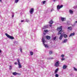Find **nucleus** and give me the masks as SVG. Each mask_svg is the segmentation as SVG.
Returning a JSON list of instances; mask_svg holds the SVG:
<instances>
[{
  "label": "nucleus",
  "instance_id": "1",
  "mask_svg": "<svg viewBox=\"0 0 77 77\" xmlns=\"http://www.w3.org/2000/svg\"><path fill=\"white\" fill-rule=\"evenodd\" d=\"M57 30L59 31L58 35H61L59 39L61 40L63 38V33H65L63 32V31L62 30V26L58 27L57 28Z\"/></svg>",
  "mask_w": 77,
  "mask_h": 77
},
{
  "label": "nucleus",
  "instance_id": "2",
  "mask_svg": "<svg viewBox=\"0 0 77 77\" xmlns=\"http://www.w3.org/2000/svg\"><path fill=\"white\" fill-rule=\"evenodd\" d=\"M6 36H7L8 38H9L10 39H14V37L12 36H11L9 35H8L7 33H5V34Z\"/></svg>",
  "mask_w": 77,
  "mask_h": 77
},
{
  "label": "nucleus",
  "instance_id": "3",
  "mask_svg": "<svg viewBox=\"0 0 77 77\" xmlns=\"http://www.w3.org/2000/svg\"><path fill=\"white\" fill-rule=\"evenodd\" d=\"M17 61L18 62V65L19 66V68H21L22 67V66H21V63H20V60L17 59Z\"/></svg>",
  "mask_w": 77,
  "mask_h": 77
},
{
  "label": "nucleus",
  "instance_id": "4",
  "mask_svg": "<svg viewBox=\"0 0 77 77\" xmlns=\"http://www.w3.org/2000/svg\"><path fill=\"white\" fill-rule=\"evenodd\" d=\"M54 66H56V67H58V66H59V61H58L55 63Z\"/></svg>",
  "mask_w": 77,
  "mask_h": 77
},
{
  "label": "nucleus",
  "instance_id": "5",
  "mask_svg": "<svg viewBox=\"0 0 77 77\" xmlns=\"http://www.w3.org/2000/svg\"><path fill=\"white\" fill-rule=\"evenodd\" d=\"M33 12H34V9L33 8H31L30 10L29 11L30 14H32L33 13Z\"/></svg>",
  "mask_w": 77,
  "mask_h": 77
},
{
  "label": "nucleus",
  "instance_id": "6",
  "mask_svg": "<svg viewBox=\"0 0 77 77\" xmlns=\"http://www.w3.org/2000/svg\"><path fill=\"white\" fill-rule=\"evenodd\" d=\"M63 7V5H61L60 6L59 5L57 6V9H60V8H62Z\"/></svg>",
  "mask_w": 77,
  "mask_h": 77
},
{
  "label": "nucleus",
  "instance_id": "7",
  "mask_svg": "<svg viewBox=\"0 0 77 77\" xmlns=\"http://www.w3.org/2000/svg\"><path fill=\"white\" fill-rule=\"evenodd\" d=\"M61 20L62 21H65L66 20V18L65 17H61Z\"/></svg>",
  "mask_w": 77,
  "mask_h": 77
},
{
  "label": "nucleus",
  "instance_id": "8",
  "mask_svg": "<svg viewBox=\"0 0 77 77\" xmlns=\"http://www.w3.org/2000/svg\"><path fill=\"white\" fill-rule=\"evenodd\" d=\"M64 33H63V36L65 38H66L68 36H67V35H66V34H64Z\"/></svg>",
  "mask_w": 77,
  "mask_h": 77
},
{
  "label": "nucleus",
  "instance_id": "9",
  "mask_svg": "<svg viewBox=\"0 0 77 77\" xmlns=\"http://www.w3.org/2000/svg\"><path fill=\"white\" fill-rule=\"evenodd\" d=\"M67 66L66 65H63V69H66V68H67Z\"/></svg>",
  "mask_w": 77,
  "mask_h": 77
},
{
  "label": "nucleus",
  "instance_id": "10",
  "mask_svg": "<svg viewBox=\"0 0 77 77\" xmlns=\"http://www.w3.org/2000/svg\"><path fill=\"white\" fill-rule=\"evenodd\" d=\"M68 41V39H65L64 41L63 42V43H66Z\"/></svg>",
  "mask_w": 77,
  "mask_h": 77
},
{
  "label": "nucleus",
  "instance_id": "11",
  "mask_svg": "<svg viewBox=\"0 0 77 77\" xmlns=\"http://www.w3.org/2000/svg\"><path fill=\"white\" fill-rule=\"evenodd\" d=\"M75 35V33H74V32L71 33L69 35V37H70V36H74V35Z\"/></svg>",
  "mask_w": 77,
  "mask_h": 77
},
{
  "label": "nucleus",
  "instance_id": "12",
  "mask_svg": "<svg viewBox=\"0 0 77 77\" xmlns=\"http://www.w3.org/2000/svg\"><path fill=\"white\" fill-rule=\"evenodd\" d=\"M46 38L47 39H50V36L47 35L46 36Z\"/></svg>",
  "mask_w": 77,
  "mask_h": 77
},
{
  "label": "nucleus",
  "instance_id": "13",
  "mask_svg": "<svg viewBox=\"0 0 77 77\" xmlns=\"http://www.w3.org/2000/svg\"><path fill=\"white\" fill-rule=\"evenodd\" d=\"M42 41L43 44H44V43L46 42V41L45 40V39L43 38H42Z\"/></svg>",
  "mask_w": 77,
  "mask_h": 77
},
{
  "label": "nucleus",
  "instance_id": "14",
  "mask_svg": "<svg viewBox=\"0 0 77 77\" xmlns=\"http://www.w3.org/2000/svg\"><path fill=\"white\" fill-rule=\"evenodd\" d=\"M48 25H46L45 26H44V27L43 28V29H47V28H48Z\"/></svg>",
  "mask_w": 77,
  "mask_h": 77
},
{
  "label": "nucleus",
  "instance_id": "15",
  "mask_svg": "<svg viewBox=\"0 0 77 77\" xmlns=\"http://www.w3.org/2000/svg\"><path fill=\"white\" fill-rule=\"evenodd\" d=\"M58 70H59V69L57 68L56 69V70L55 71L54 73L55 74H56L57 72V71H58Z\"/></svg>",
  "mask_w": 77,
  "mask_h": 77
},
{
  "label": "nucleus",
  "instance_id": "16",
  "mask_svg": "<svg viewBox=\"0 0 77 77\" xmlns=\"http://www.w3.org/2000/svg\"><path fill=\"white\" fill-rule=\"evenodd\" d=\"M12 74L14 75H17V73L16 72H13Z\"/></svg>",
  "mask_w": 77,
  "mask_h": 77
},
{
  "label": "nucleus",
  "instance_id": "17",
  "mask_svg": "<svg viewBox=\"0 0 77 77\" xmlns=\"http://www.w3.org/2000/svg\"><path fill=\"white\" fill-rule=\"evenodd\" d=\"M68 29L70 30H72V27L71 26H70L68 27Z\"/></svg>",
  "mask_w": 77,
  "mask_h": 77
},
{
  "label": "nucleus",
  "instance_id": "18",
  "mask_svg": "<svg viewBox=\"0 0 77 77\" xmlns=\"http://www.w3.org/2000/svg\"><path fill=\"white\" fill-rule=\"evenodd\" d=\"M44 45L45 46V48H48V46L47 45H45V43H43Z\"/></svg>",
  "mask_w": 77,
  "mask_h": 77
},
{
  "label": "nucleus",
  "instance_id": "19",
  "mask_svg": "<svg viewBox=\"0 0 77 77\" xmlns=\"http://www.w3.org/2000/svg\"><path fill=\"white\" fill-rule=\"evenodd\" d=\"M69 12L71 14H73V11H72L71 10H70Z\"/></svg>",
  "mask_w": 77,
  "mask_h": 77
},
{
  "label": "nucleus",
  "instance_id": "20",
  "mask_svg": "<svg viewBox=\"0 0 77 77\" xmlns=\"http://www.w3.org/2000/svg\"><path fill=\"white\" fill-rule=\"evenodd\" d=\"M53 23V21H52V20L50 21L49 22V23L50 24H52Z\"/></svg>",
  "mask_w": 77,
  "mask_h": 77
},
{
  "label": "nucleus",
  "instance_id": "21",
  "mask_svg": "<svg viewBox=\"0 0 77 77\" xmlns=\"http://www.w3.org/2000/svg\"><path fill=\"white\" fill-rule=\"evenodd\" d=\"M30 55H32L33 54V53L32 52H30Z\"/></svg>",
  "mask_w": 77,
  "mask_h": 77
},
{
  "label": "nucleus",
  "instance_id": "22",
  "mask_svg": "<svg viewBox=\"0 0 77 77\" xmlns=\"http://www.w3.org/2000/svg\"><path fill=\"white\" fill-rule=\"evenodd\" d=\"M18 1H19V0H15V3H18Z\"/></svg>",
  "mask_w": 77,
  "mask_h": 77
},
{
  "label": "nucleus",
  "instance_id": "23",
  "mask_svg": "<svg viewBox=\"0 0 77 77\" xmlns=\"http://www.w3.org/2000/svg\"><path fill=\"white\" fill-rule=\"evenodd\" d=\"M73 68L74 69V71H77V69L75 68V67H74Z\"/></svg>",
  "mask_w": 77,
  "mask_h": 77
},
{
  "label": "nucleus",
  "instance_id": "24",
  "mask_svg": "<svg viewBox=\"0 0 77 77\" xmlns=\"http://www.w3.org/2000/svg\"><path fill=\"white\" fill-rule=\"evenodd\" d=\"M9 69H10V70H11V69H12V66H10Z\"/></svg>",
  "mask_w": 77,
  "mask_h": 77
},
{
  "label": "nucleus",
  "instance_id": "25",
  "mask_svg": "<svg viewBox=\"0 0 77 77\" xmlns=\"http://www.w3.org/2000/svg\"><path fill=\"white\" fill-rule=\"evenodd\" d=\"M45 2H46V1H43V4H45Z\"/></svg>",
  "mask_w": 77,
  "mask_h": 77
},
{
  "label": "nucleus",
  "instance_id": "26",
  "mask_svg": "<svg viewBox=\"0 0 77 77\" xmlns=\"http://www.w3.org/2000/svg\"><path fill=\"white\" fill-rule=\"evenodd\" d=\"M44 32H45L46 33H47V32H48V31L47 30H44Z\"/></svg>",
  "mask_w": 77,
  "mask_h": 77
},
{
  "label": "nucleus",
  "instance_id": "27",
  "mask_svg": "<svg viewBox=\"0 0 77 77\" xmlns=\"http://www.w3.org/2000/svg\"><path fill=\"white\" fill-rule=\"evenodd\" d=\"M56 37H55L53 38V39L54 41H55V40H56Z\"/></svg>",
  "mask_w": 77,
  "mask_h": 77
},
{
  "label": "nucleus",
  "instance_id": "28",
  "mask_svg": "<svg viewBox=\"0 0 77 77\" xmlns=\"http://www.w3.org/2000/svg\"><path fill=\"white\" fill-rule=\"evenodd\" d=\"M52 53H53V52H52V51H50L49 52L50 54H52Z\"/></svg>",
  "mask_w": 77,
  "mask_h": 77
},
{
  "label": "nucleus",
  "instance_id": "29",
  "mask_svg": "<svg viewBox=\"0 0 77 77\" xmlns=\"http://www.w3.org/2000/svg\"><path fill=\"white\" fill-rule=\"evenodd\" d=\"M55 76L56 77H59V75H58V74H56L55 75Z\"/></svg>",
  "mask_w": 77,
  "mask_h": 77
},
{
  "label": "nucleus",
  "instance_id": "30",
  "mask_svg": "<svg viewBox=\"0 0 77 77\" xmlns=\"http://www.w3.org/2000/svg\"><path fill=\"white\" fill-rule=\"evenodd\" d=\"M64 56H65L64 55H63V54L61 55V57H64Z\"/></svg>",
  "mask_w": 77,
  "mask_h": 77
},
{
  "label": "nucleus",
  "instance_id": "31",
  "mask_svg": "<svg viewBox=\"0 0 77 77\" xmlns=\"http://www.w3.org/2000/svg\"><path fill=\"white\" fill-rule=\"evenodd\" d=\"M62 60H65V58H63L62 59H61Z\"/></svg>",
  "mask_w": 77,
  "mask_h": 77
},
{
  "label": "nucleus",
  "instance_id": "32",
  "mask_svg": "<svg viewBox=\"0 0 77 77\" xmlns=\"http://www.w3.org/2000/svg\"><path fill=\"white\" fill-rule=\"evenodd\" d=\"M14 64L15 65H17V62L14 63Z\"/></svg>",
  "mask_w": 77,
  "mask_h": 77
},
{
  "label": "nucleus",
  "instance_id": "33",
  "mask_svg": "<svg viewBox=\"0 0 77 77\" xmlns=\"http://www.w3.org/2000/svg\"><path fill=\"white\" fill-rule=\"evenodd\" d=\"M18 74V75H21V74L20 73H17V75Z\"/></svg>",
  "mask_w": 77,
  "mask_h": 77
},
{
  "label": "nucleus",
  "instance_id": "34",
  "mask_svg": "<svg viewBox=\"0 0 77 77\" xmlns=\"http://www.w3.org/2000/svg\"><path fill=\"white\" fill-rule=\"evenodd\" d=\"M20 50L21 52H22V49L21 48L20 49Z\"/></svg>",
  "mask_w": 77,
  "mask_h": 77
},
{
  "label": "nucleus",
  "instance_id": "35",
  "mask_svg": "<svg viewBox=\"0 0 77 77\" xmlns=\"http://www.w3.org/2000/svg\"><path fill=\"white\" fill-rule=\"evenodd\" d=\"M21 22L22 23L23 22H24V20H21Z\"/></svg>",
  "mask_w": 77,
  "mask_h": 77
},
{
  "label": "nucleus",
  "instance_id": "36",
  "mask_svg": "<svg viewBox=\"0 0 77 77\" xmlns=\"http://www.w3.org/2000/svg\"><path fill=\"white\" fill-rule=\"evenodd\" d=\"M49 26H50V27H51V26H52V25H50Z\"/></svg>",
  "mask_w": 77,
  "mask_h": 77
},
{
  "label": "nucleus",
  "instance_id": "37",
  "mask_svg": "<svg viewBox=\"0 0 77 77\" xmlns=\"http://www.w3.org/2000/svg\"><path fill=\"white\" fill-rule=\"evenodd\" d=\"M2 52V50H1L0 49V53H1Z\"/></svg>",
  "mask_w": 77,
  "mask_h": 77
},
{
  "label": "nucleus",
  "instance_id": "38",
  "mask_svg": "<svg viewBox=\"0 0 77 77\" xmlns=\"http://www.w3.org/2000/svg\"><path fill=\"white\" fill-rule=\"evenodd\" d=\"M14 15H13L12 16V17H14Z\"/></svg>",
  "mask_w": 77,
  "mask_h": 77
},
{
  "label": "nucleus",
  "instance_id": "39",
  "mask_svg": "<svg viewBox=\"0 0 77 77\" xmlns=\"http://www.w3.org/2000/svg\"><path fill=\"white\" fill-rule=\"evenodd\" d=\"M0 2H2V0H0Z\"/></svg>",
  "mask_w": 77,
  "mask_h": 77
},
{
  "label": "nucleus",
  "instance_id": "40",
  "mask_svg": "<svg viewBox=\"0 0 77 77\" xmlns=\"http://www.w3.org/2000/svg\"><path fill=\"white\" fill-rule=\"evenodd\" d=\"M75 23H77V21H75Z\"/></svg>",
  "mask_w": 77,
  "mask_h": 77
},
{
  "label": "nucleus",
  "instance_id": "41",
  "mask_svg": "<svg viewBox=\"0 0 77 77\" xmlns=\"http://www.w3.org/2000/svg\"><path fill=\"white\" fill-rule=\"evenodd\" d=\"M51 12H52V10H51Z\"/></svg>",
  "mask_w": 77,
  "mask_h": 77
}]
</instances>
